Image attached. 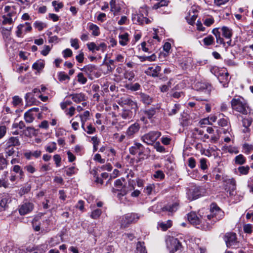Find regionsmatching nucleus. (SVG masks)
<instances>
[{
  "label": "nucleus",
  "mask_w": 253,
  "mask_h": 253,
  "mask_svg": "<svg viewBox=\"0 0 253 253\" xmlns=\"http://www.w3.org/2000/svg\"><path fill=\"white\" fill-rule=\"evenodd\" d=\"M233 109L243 114L247 115L249 111L248 107L240 98H233L231 102Z\"/></svg>",
  "instance_id": "f257e3e1"
},
{
  "label": "nucleus",
  "mask_w": 253,
  "mask_h": 253,
  "mask_svg": "<svg viewBox=\"0 0 253 253\" xmlns=\"http://www.w3.org/2000/svg\"><path fill=\"white\" fill-rule=\"evenodd\" d=\"M118 103L122 107L125 105L128 106L132 110H134L135 113H136L138 109L137 102L132 100L129 97L123 96L121 97L118 100Z\"/></svg>",
  "instance_id": "f03ea898"
},
{
  "label": "nucleus",
  "mask_w": 253,
  "mask_h": 253,
  "mask_svg": "<svg viewBox=\"0 0 253 253\" xmlns=\"http://www.w3.org/2000/svg\"><path fill=\"white\" fill-rule=\"evenodd\" d=\"M167 248L170 253H179L181 251V243L176 238H169L167 241Z\"/></svg>",
  "instance_id": "7ed1b4c3"
},
{
  "label": "nucleus",
  "mask_w": 253,
  "mask_h": 253,
  "mask_svg": "<svg viewBox=\"0 0 253 253\" xmlns=\"http://www.w3.org/2000/svg\"><path fill=\"white\" fill-rule=\"evenodd\" d=\"M161 133L158 131H152L144 134L141 140L148 145H152L161 136Z\"/></svg>",
  "instance_id": "20e7f679"
},
{
  "label": "nucleus",
  "mask_w": 253,
  "mask_h": 253,
  "mask_svg": "<svg viewBox=\"0 0 253 253\" xmlns=\"http://www.w3.org/2000/svg\"><path fill=\"white\" fill-rule=\"evenodd\" d=\"M224 240L227 247L236 248L238 244L236 235L234 233H226L224 236Z\"/></svg>",
  "instance_id": "39448f33"
},
{
  "label": "nucleus",
  "mask_w": 253,
  "mask_h": 253,
  "mask_svg": "<svg viewBox=\"0 0 253 253\" xmlns=\"http://www.w3.org/2000/svg\"><path fill=\"white\" fill-rule=\"evenodd\" d=\"M34 206L31 202H25L21 205L19 208V212L20 215H24L31 212Z\"/></svg>",
  "instance_id": "423d86ee"
},
{
  "label": "nucleus",
  "mask_w": 253,
  "mask_h": 253,
  "mask_svg": "<svg viewBox=\"0 0 253 253\" xmlns=\"http://www.w3.org/2000/svg\"><path fill=\"white\" fill-rule=\"evenodd\" d=\"M194 87L197 90L204 92L208 95L210 94L211 89L210 84L202 82L197 83Z\"/></svg>",
  "instance_id": "0eeeda50"
},
{
  "label": "nucleus",
  "mask_w": 253,
  "mask_h": 253,
  "mask_svg": "<svg viewBox=\"0 0 253 253\" xmlns=\"http://www.w3.org/2000/svg\"><path fill=\"white\" fill-rule=\"evenodd\" d=\"M138 218V217L135 218V215L134 214L123 217L121 220V227L122 228H126L129 224L135 222Z\"/></svg>",
  "instance_id": "6e6552de"
},
{
  "label": "nucleus",
  "mask_w": 253,
  "mask_h": 253,
  "mask_svg": "<svg viewBox=\"0 0 253 253\" xmlns=\"http://www.w3.org/2000/svg\"><path fill=\"white\" fill-rule=\"evenodd\" d=\"M161 71V67L158 65L149 67L145 71V73L148 76L153 77H158L160 76V73Z\"/></svg>",
  "instance_id": "1a4fd4ad"
},
{
  "label": "nucleus",
  "mask_w": 253,
  "mask_h": 253,
  "mask_svg": "<svg viewBox=\"0 0 253 253\" xmlns=\"http://www.w3.org/2000/svg\"><path fill=\"white\" fill-rule=\"evenodd\" d=\"M140 129V125L137 123L131 125L127 129L126 134L129 137H133V135L137 133Z\"/></svg>",
  "instance_id": "9d476101"
},
{
  "label": "nucleus",
  "mask_w": 253,
  "mask_h": 253,
  "mask_svg": "<svg viewBox=\"0 0 253 253\" xmlns=\"http://www.w3.org/2000/svg\"><path fill=\"white\" fill-rule=\"evenodd\" d=\"M161 108L160 105L157 104L156 106L151 107L144 111V114L148 119H151L157 112H158Z\"/></svg>",
  "instance_id": "9b49d317"
},
{
  "label": "nucleus",
  "mask_w": 253,
  "mask_h": 253,
  "mask_svg": "<svg viewBox=\"0 0 253 253\" xmlns=\"http://www.w3.org/2000/svg\"><path fill=\"white\" fill-rule=\"evenodd\" d=\"M189 221L193 225L197 226L201 223V219L197 216L196 213L191 212L187 214Z\"/></svg>",
  "instance_id": "f8f14e48"
},
{
  "label": "nucleus",
  "mask_w": 253,
  "mask_h": 253,
  "mask_svg": "<svg viewBox=\"0 0 253 253\" xmlns=\"http://www.w3.org/2000/svg\"><path fill=\"white\" fill-rule=\"evenodd\" d=\"M20 145L18 137H11L9 138L6 141L5 146L7 147H13L14 146H18Z\"/></svg>",
  "instance_id": "ddd939ff"
},
{
  "label": "nucleus",
  "mask_w": 253,
  "mask_h": 253,
  "mask_svg": "<svg viewBox=\"0 0 253 253\" xmlns=\"http://www.w3.org/2000/svg\"><path fill=\"white\" fill-rule=\"evenodd\" d=\"M139 95L140 100L145 105H148L152 103L153 99L149 95L141 92Z\"/></svg>",
  "instance_id": "4468645a"
},
{
  "label": "nucleus",
  "mask_w": 253,
  "mask_h": 253,
  "mask_svg": "<svg viewBox=\"0 0 253 253\" xmlns=\"http://www.w3.org/2000/svg\"><path fill=\"white\" fill-rule=\"evenodd\" d=\"M73 100L76 103H80L85 100V96L83 93H74L70 95Z\"/></svg>",
  "instance_id": "2eb2a0df"
},
{
  "label": "nucleus",
  "mask_w": 253,
  "mask_h": 253,
  "mask_svg": "<svg viewBox=\"0 0 253 253\" xmlns=\"http://www.w3.org/2000/svg\"><path fill=\"white\" fill-rule=\"evenodd\" d=\"M227 186L228 187L229 194L234 195V191L236 189V181L233 178L229 179L226 180Z\"/></svg>",
  "instance_id": "dca6fc26"
},
{
  "label": "nucleus",
  "mask_w": 253,
  "mask_h": 253,
  "mask_svg": "<svg viewBox=\"0 0 253 253\" xmlns=\"http://www.w3.org/2000/svg\"><path fill=\"white\" fill-rule=\"evenodd\" d=\"M211 214L207 215V217L208 219L211 220V218L215 217V214L217 212H220V209L216 205L212 204L211 207Z\"/></svg>",
  "instance_id": "f3484780"
},
{
  "label": "nucleus",
  "mask_w": 253,
  "mask_h": 253,
  "mask_svg": "<svg viewBox=\"0 0 253 253\" xmlns=\"http://www.w3.org/2000/svg\"><path fill=\"white\" fill-rule=\"evenodd\" d=\"M178 207V204L174 203L172 204L168 205L162 208L163 211H168L170 212H173L177 211Z\"/></svg>",
  "instance_id": "a211bd4d"
},
{
  "label": "nucleus",
  "mask_w": 253,
  "mask_h": 253,
  "mask_svg": "<svg viewBox=\"0 0 253 253\" xmlns=\"http://www.w3.org/2000/svg\"><path fill=\"white\" fill-rule=\"evenodd\" d=\"M120 115L123 119H131L133 116V113L131 110L124 109Z\"/></svg>",
  "instance_id": "6ab92c4d"
},
{
  "label": "nucleus",
  "mask_w": 253,
  "mask_h": 253,
  "mask_svg": "<svg viewBox=\"0 0 253 253\" xmlns=\"http://www.w3.org/2000/svg\"><path fill=\"white\" fill-rule=\"evenodd\" d=\"M128 36L129 35L127 33H125L119 36V38L120 40L119 43L121 45L125 46L127 45L128 42H129Z\"/></svg>",
  "instance_id": "aec40b11"
},
{
  "label": "nucleus",
  "mask_w": 253,
  "mask_h": 253,
  "mask_svg": "<svg viewBox=\"0 0 253 253\" xmlns=\"http://www.w3.org/2000/svg\"><path fill=\"white\" fill-rule=\"evenodd\" d=\"M142 145L141 143L136 142L133 146L129 149V152L130 154L135 155L137 154L140 148H142Z\"/></svg>",
  "instance_id": "412c9836"
},
{
  "label": "nucleus",
  "mask_w": 253,
  "mask_h": 253,
  "mask_svg": "<svg viewBox=\"0 0 253 253\" xmlns=\"http://www.w3.org/2000/svg\"><path fill=\"white\" fill-rule=\"evenodd\" d=\"M200 195L201 193L199 188L195 187L192 189L190 195H189V198L190 200H193L198 198Z\"/></svg>",
  "instance_id": "4be33fe9"
},
{
  "label": "nucleus",
  "mask_w": 253,
  "mask_h": 253,
  "mask_svg": "<svg viewBox=\"0 0 253 253\" xmlns=\"http://www.w3.org/2000/svg\"><path fill=\"white\" fill-rule=\"evenodd\" d=\"M97 70L96 66L89 64L84 66L81 70L85 72L87 75H90L92 72Z\"/></svg>",
  "instance_id": "5701e85b"
},
{
  "label": "nucleus",
  "mask_w": 253,
  "mask_h": 253,
  "mask_svg": "<svg viewBox=\"0 0 253 253\" xmlns=\"http://www.w3.org/2000/svg\"><path fill=\"white\" fill-rule=\"evenodd\" d=\"M143 242H138L136 244V250L134 253H147Z\"/></svg>",
  "instance_id": "b1692460"
},
{
  "label": "nucleus",
  "mask_w": 253,
  "mask_h": 253,
  "mask_svg": "<svg viewBox=\"0 0 253 253\" xmlns=\"http://www.w3.org/2000/svg\"><path fill=\"white\" fill-rule=\"evenodd\" d=\"M180 105L175 104L172 107L169 108V115L172 116L176 114L180 110Z\"/></svg>",
  "instance_id": "393cba45"
},
{
  "label": "nucleus",
  "mask_w": 253,
  "mask_h": 253,
  "mask_svg": "<svg viewBox=\"0 0 253 253\" xmlns=\"http://www.w3.org/2000/svg\"><path fill=\"white\" fill-rule=\"evenodd\" d=\"M222 35L225 38L230 39L232 35L231 30L228 27L224 26L221 28Z\"/></svg>",
  "instance_id": "a878e982"
},
{
  "label": "nucleus",
  "mask_w": 253,
  "mask_h": 253,
  "mask_svg": "<svg viewBox=\"0 0 253 253\" xmlns=\"http://www.w3.org/2000/svg\"><path fill=\"white\" fill-rule=\"evenodd\" d=\"M9 201V199L7 197L2 198L0 202V210H4L7 207V204Z\"/></svg>",
  "instance_id": "bb28decb"
},
{
  "label": "nucleus",
  "mask_w": 253,
  "mask_h": 253,
  "mask_svg": "<svg viewBox=\"0 0 253 253\" xmlns=\"http://www.w3.org/2000/svg\"><path fill=\"white\" fill-rule=\"evenodd\" d=\"M89 30L92 31V34L94 36H97L100 34L99 27L94 24L91 23L90 24Z\"/></svg>",
  "instance_id": "cd10ccee"
},
{
  "label": "nucleus",
  "mask_w": 253,
  "mask_h": 253,
  "mask_svg": "<svg viewBox=\"0 0 253 253\" xmlns=\"http://www.w3.org/2000/svg\"><path fill=\"white\" fill-rule=\"evenodd\" d=\"M24 119L27 123H32L34 120V117L33 114L30 112V111H28L24 114Z\"/></svg>",
  "instance_id": "c85d7f7f"
},
{
  "label": "nucleus",
  "mask_w": 253,
  "mask_h": 253,
  "mask_svg": "<svg viewBox=\"0 0 253 253\" xmlns=\"http://www.w3.org/2000/svg\"><path fill=\"white\" fill-rule=\"evenodd\" d=\"M44 64L43 61H37L33 64L32 68L33 69L40 71L44 68Z\"/></svg>",
  "instance_id": "c756f323"
},
{
  "label": "nucleus",
  "mask_w": 253,
  "mask_h": 253,
  "mask_svg": "<svg viewBox=\"0 0 253 253\" xmlns=\"http://www.w3.org/2000/svg\"><path fill=\"white\" fill-rule=\"evenodd\" d=\"M139 59L141 60V61H144L147 60L150 62L154 61L156 59V56L155 54H153L151 56H140L139 57Z\"/></svg>",
  "instance_id": "7c9ffc66"
},
{
  "label": "nucleus",
  "mask_w": 253,
  "mask_h": 253,
  "mask_svg": "<svg viewBox=\"0 0 253 253\" xmlns=\"http://www.w3.org/2000/svg\"><path fill=\"white\" fill-rule=\"evenodd\" d=\"M172 225V222L171 220H169L166 223L162 222L159 224L160 227L164 231L167 230Z\"/></svg>",
  "instance_id": "2f4dec72"
},
{
  "label": "nucleus",
  "mask_w": 253,
  "mask_h": 253,
  "mask_svg": "<svg viewBox=\"0 0 253 253\" xmlns=\"http://www.w3.org/2000/svg\"><path fill=\"white\" fill-rule=\"evenodd\" d=\"M203 42L206 45H211L214 42V38L211 35L208 36L203 39Z\"/></svg>",
  "instance_id": "473e14b6"
},
{
  "label": "nucleus",
  "mask_w": 253,
  "mask_h": 253,
  "mask_svg": "<svg viewBox=\"0 0 253 253\" xmlns=\"http://www.w3.org/2000/svg\"><path fill=\"white\" fill-rule=\"evenodd\" d=\"M246 162V160L243 155L240 154L237 156L235 158V162L236 164L242 165Z\"/></svg>",
  "instance_id": "72a5a7b5"
},
{
  "label": "nucleus",
  "mask_w": 253,
  "mask_h": 253,
  "mask_svg": "<svg viewBox=\"0 0 253 253\" xmlns=\"http://www.w3.org/2000/svg\"><path fill=\"white\" fill-rule=\"evenodd\" d=\"M13 170L17 173H19L20 175V178H22L24 176V172L21 167L18 165H15L13 166Z\"/></svg>",
  "instance_id": "f704fd0d"
},
{
  "label": "nucleus",
  "mask_w": 253,
  "mask_h": 253,
  "mask_svg": "<svg viewBox=\"0 0 253 253\" xmlns=\"http://www.w3.org/2000/svg\"><path fill=\"white\" fill-rule=\"evenodd\" d=\"M135 75L132 71H126L124 74L125 78L128 79L129 81H132L134 78Z\"/></svg>",
  "instance_id": "c9c22d12"
},
{
  "label": "nucleus",
  "mask_w": 253,
  "mask_h": 253,
  "mask_svg": "<svg viewBox=\"0 0 253 253\" xmlns=\"http://www.w3.org/2000/svg\"><path fill=\"white\" fill-rule=\"evenodd\" d=\"M34 25L36 28L38 29L39 31H42L46 26V24L40 21H36L34 23Z\"/></svg>",
  "instance_id": "e433bc0d"
},
{
  "label": "nucleus",
  "mask_w": 253,
  "mask_h": 253,
  "mask_svg": "<svg viewBox=\"0 0 253 253\" xmlns=\"http://www.w3.org/2000/svg\"><path fill=\"white\" fill-rule=\"evenodd\" d=\"M102 213V211L100 209H96L94 210L91 214V217L93 219H97L98 218Z\"/></svg>",
  "instance_id": "4c0bfd02"
},
{
  "label": "nucleus",
  "mask_w": 253,
  "mask_h": 253,
  "mask_svg": "<svg viewBox=\"0 0 253 253\" xmlns=\"http://www.w3.org/2000/svg\"><path fill=\"white\" fill-rule=\"evenodd\" d=\"M51 145V146H48L45 147V150L49 153H52L57 149L56 144L55 142H52Z\"/></svg>",
  "instance_id": "58836bf2"
},
{
  "label": "nucleus",
  "mask_w": 253,
  "mask_h": 253,
  "mask_svg": "<svg viewBox=\"0 0 253 253\" xmlns=\"http://www.w3.org/2000/svg\"><path fill=\"white\" fill-rule=\"evenodd\" d=\"M154 147L158 152H164L165 151V148L160 144L159 142L155 143Z\"/></svg>",
  "instance_id": "ea45409f"
},
{
  "label": "nucleus",
  "mask_w": 253,
  "mask_h": 253,
  "mask_svg": "<svg viewBox=\"0 0 253 253\" xmlns=\"http://www.w3.org/2000/svg\"><path fill=\"white\" fill-rule=\"evenodd\" d=\"M70 77L67 74H65L64 72H60L58 74V80L60 82L65 81L66 80H69Z\"/></svg>",
  "instance_id": "a19ab883"
},
{
  "label": "nucleus",
  "mask_w": 253,
  "mask_h": 253,
  "mask_svg": "<svg viewBox=\"0 0 253 253\" xmlns=\"http://www.w3.org/2000/svg\"><path fill=\"white\" fill-rule=\"evenodd\" d=\"M5 152L6 154V157H7L8 156H12L14 153L15 151L13 147H7V146H6Z\"/></svg>",
  "instance_id": "79ce46f5"
},
{
  "label": "nucleus",
  "mask_w": 253,
  "mask_h": 253,
  "mask_svg": "<svg viewBox=\"0 0 253 253\" xmlns=\"http://www.w3.org/2000/svg\"><path fill=\"white\" fill-rule=\"evenodd\" d=\"M78 81L82 84H84L87 82V79L84 77L82 73H80L78 75Z\"/></svg>",
  "instance_id": "37998d69"
},
{
  "label": "nucleus",
  "mask_w": 253,
  "mask_h": 253,
  "mask_svg": "<svg viewBox=\"0 0 253 253\" xmlns=\"http://www.w3.org/2000/svg\"><path fill=\"white\" fill-rule=\"evenodd\" d=\"M243 229L246 233L251 234L252 232V226L250 224H245L243 226Z\"/></svg>",
  "instance_id": "c03bdc74"
},
{
  "label": "nucleus",
  "mask_w": 253,
  "mask_h": 253,
  "mask_svg": "<svg viewBox=\"0 0 253 253\" xmlns=\"http://www.w3.org/2000/svg\"><path fill=\"white\" fill-rule=\"evenodd\" d=\"M200 168L203 170L207 169V160L205 158H202L200 161Z\"/></svg>",
  "instance_id": "a18cd8bd"
},
{
  "label": "nucleus",
  "mask_w": 253,
  "mask_h": 253,
  "mask_svg": "<svg viewBox=\"0 0 253 253\" xmlns=\"http://www.w3.org/2000/svg\"><path fill=\"white\" fill-rule=\"evenodd\" d=\"M110 5L111 6V10L112 11L118 12L119 11L120 9L117 7L116 5V0H111Z\"/></svg>",
  "instance_id": "49530a36"
},
{
  "label": "nucleus",
  "mask_w": 253,
  "mask_h": 253,
  "mask_svg": "<svg viewBox=\"0 0 253 253\" xmlns=\"http://www.w3.org/2000/svg\"><path fill=\"white\" fill-rule=\"evenodd\" d=\"M188 165L191 169H193L196 166V161L193 157H190L188 160Z\"/></svg>",
  "instance_id": "de8ad7c7"
},
{
  "label": "nucleus",
  "mask_w": 253,
  "mask_h": 253,
  "mask_svg": "<svg viewBox=\"0 0 253 253\" xmlns=\"http://www.w3.org/2000/svg\"><path fill=\"white\" fill-rule=\"evenodd\" d=\"M249 169L250 168L248 166H247V167L242 166V167H240L238 168V170L241 174H247L249 172Z\"/></svg>",
  "instance_id": "09e8293b"
},
{
  "label": "nucleus",
  "mask_w": 253,
  "mask_h": 253,
  "mask_svg": "<svg viewBox=\"0 0 253 253\" xmlns=\"http://www.w3.org/2000/svg\"><path fill=\"white\" fill-rule=\"evenodd\" d=\"M154 176L156 178L163 179L165 177V174L162 170H157L154 174Z\"/></svg>",
  "instance_id": "8fccbe9b"
},
{
  "label": "nucleus",
  "mask_w": 253,
  "mask_h": 253,
  "mask_svg": "<svg viewBox=\"0 0 253 253\" xmlns=\"http://www.w3.org/2000/svg\"><path fill=\"white\" fill-rule=\"evenodd\" d=\"M22 102V99L18 96L13 97L12 104L14 106L19 105Z\"/></svg>",
  "instance_id": "3c124183"
},
{
  "label": "nucleus",
  "mask_w": 253,
  "mask_h": 253,
  "mask_svg": "<svg viewBox=\"0 0 253 253\" xmlns=\"http://www.w3.org/2000/svg\"><path fill=\"white\" fill-rule=\"evenodd\" d=\"M190 123V120L186 116L182 117L181 121V125L183 126H187Z\"/></svg>",
  "instance_id": "603ef678"
},
{
  "label": "nucleus",
  "mask_w": 253,
  "mask_h": 253,
  "mask_svg": "<svg viewBox=\"0 0 253 253\" xmlns=\"http://www.w3.org/2000/svg\"><path fill=\"white\" fill-rule=\"evenodd\" d=\"M31 189V187L29 186L23 187L20 189L19 194L22 196L24 194L28 193Z\"/></svg>",
  "instance_id": "864d4df0"
},
{
  "label": "nucleus",
  "mask_w": 253,
  "mask_h": 253,
  "mask_svg": "<svg viewBox=\"0 0 253 253\" xmlns=\"http://www.w3.org/2000/svg\"><path fill=\"white\" fill-rule=\"evenodd\" d=\"M50 50L51 48L49 45H44L43 49L41 51V54L44 56H46Z\"/></svg>",
  "instance_id": "5fc2aeb1"
},
{
  "label": "nucleus",
  "mask_w": 253,
  "mask_h": 253,
  "mask_svg": "<svg viewBox=\"0 0 253 253\" xmlns=\"http://www.w3.org/2000/svg\"><path fill=\"white\" fill-rule=\"evenodd\" d=\"M214 19L212 17L207 18L204 21V24L209 27L211 25L214 23Z\"/></svg>",
  "instance_id": "6e6d98bb"
},
{
  "label": "nucleus",
  "mask_w": 253,
  "mask_h": 253,
  "mask_svg": "<svg viewBox=\"0 0 253 253\" xmlns=\"http://www.w3.org/2000/svg\"><path fill=\"white\" fill-rule=\"evenodd\" d=\"M71 46L74 47L76 49L79 48V44L78 43V40L77 39L71 40Z\"/></svg>",
  "instance_id": "4d7b16f0"
},
{
  "label": "nucleus",
  "mask_w": 253,
  "mask_h": 253,
  "mask_svg": "<svg viewBox=\"0 0 253 253\" xmlns=\"http://www.w3.org/2000/svg\"><path fill=\"white\" fill-rule=\"evenodd\" d=\"M25 27V24H20L17 26V30L16 32V36L18 37H21L22 35V29Z\"/></svg>",
  "instance_id": "13d9d810"
},
{
  "label": "nucleus",
  "mask_w": 253,
  "mask_h": 253,
  "mask_svg": "<svg viewBox=\"0 0 253 253\" xmlns=\"http://www.w3.org/2000/svg\"><path fill=\"white\" fill-rule=\"evenodd\" d=\"M218 124L221 127H224L228 126V121L226 119L222 118L218 121Z\"/></svg>",
  "instance_id": "bf43d9fd"
},
{
  "label": "nucleus",
  "mask_w": 253,
  "mask_h": 253,
  "mask_svg": "<svg viewBox=\"0 0 253 253\" xmlns=\"http://www.w3.org/2000/svg\"><path fill=\"white\" fill-rule=\"evenodd\" d=\"M3 18V24H11L13 22L12 19L10 17H8L6 15H3L2 16Z\"/></svg>",
  "instance_id": "052dcab7"
},
{
  "label": "nucleus",
  "mask_w": 253,
  "mask_h": 253,
  "mask_svg": "<svg viewBox=\"0 0 253 253\" xmlns=\"http://www.w3.org/2000/svg\"><path fill=\"white\" fill-rule=\"evenodd\" d=\"M53 159L55 161L56 167L60 166L61 158L59 155L56 154L53 156Z\"/></svg>",
  "instance_id": "680f3d73"
},
{
  "label": "nucleus",
  "mask_w": 253,
  "mask_h": 253,
  "mask_svg": "<svg viewBox=\"0 0 253 253\" xmlns=\"http://www.w3.org/2000/svg\"><path fill=\"white\" fill-rule=\"evenodd\" d=\"M154 187L153 185L149 184L144 189V192L147 195H150Z\"/></svg>",
  "instance_id": "e2e57ef3"
},
{
  "label": "nucleus",
  "mask_w": 253,
  "mask_h": 253,
  "mask_svg": "<svg viewBox=\"0 0 253 253\" xmlns=\"http://www.w3.org/2000/svg\"><path fill=\"white\" fill-rule=\"evenodd\" d=\"M87 46L88 49L92 52H94V50H96V44L93 42L87 43Z\"/></svg>",
  "instance_id": "0e129e2a"
},
{
  "label": "nucleus",
  "mask_w": 253,
  "mask_h": 253,
  "mask_svg": "<svg viewBox=\"0 0 253 253\" xmlns=\"http://www.w3.org/2000/svg\"><path fill=\"white\" fill-rule=\"evenodd\" d=\"M26 130L28 132V133H27L26 131L24 132V133L26 136H29L31 134H33L34 132L35 131V129L32 126L27 127Z\"/></svg>",
  "instance_id": "69168bd1"
},
{
  "label": "nucleus",
  "mask_w": 253,
  "mask_h": 253,
  "mask_svg": "<svg viewBox=\"0 0 253 253\" xmlns=\"http://www.w3.org/2000/svg\"><path fill=\"white\" fill-rule=\"evenodd\" d=\"M93 159L94 160L98 161L101 164H103L105 163V160L101 159V155L99 154H95Z\"/></svg>",
  "instance_id": "338daca9"
},
{
  "label": "nucleus",
  "mask_w": 253,
  "mask_h": 253,
  "mask_svg": "<svg viewBox=\"0 0 253 253\" xmlns=\"http://www.w3.org/2000/svg\"><path fill=\"white\" fill-rule=\"evenodd\" d=\"M252 124V120H250L248 119H244L243 120V125L244 127L247 128L249 126H251Z\"/></svg>",
  "instance_id": "774afa93"
}]
</instances>
